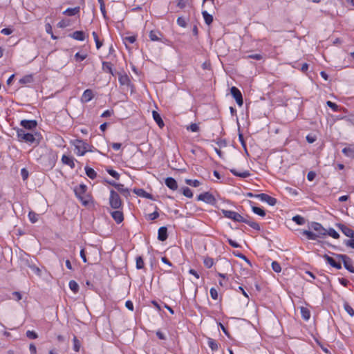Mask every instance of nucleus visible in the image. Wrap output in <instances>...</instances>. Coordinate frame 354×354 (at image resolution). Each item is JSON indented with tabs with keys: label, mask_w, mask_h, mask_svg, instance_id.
<instances>
[{
	"label": "nucleus",
	"mask_w": 354,
	"mask_h": 354,
	"mask_svg": "<svg viewBox=\"0 0 354 354\" xmlns=\"http://www.w3.org/2000/svg\"><path fill=\"white\" fill-rule=\"evenodd\" d=\"M75 196L84 205H88L91 201L90 194L87 193V187L85 185H80L74 189Z\"/></svg>",
	"instance_id": "f257e3e1"
},
{
	"label": "nucleus",
	"mask_w": 354,
	"mask_h": 354,
	"mask_svg": "<svg viewBox=\"0 0 354 354\" xmlns=\"http://www.w3.org/2000/svg\"><path fill=\"white\" fill-rule=\"evenodd\" d=\"M75 153L77 156H84L87 151H92L91 147L86 142L77 140L74 144Z\"/></svg>",
	"instance_id": "f03ea898"
},
{
	"label": "nucleus",
	"mask_w": 354,
	"mask_h": 354,
	"mask_svg": "<svg viewBox=\"0 0 354 354\" xmlns=\"http://www.w3.org/2000/svg\"><path fill=\"white\" fill-rule=\"evenodd\" d=\"M17 136L20 142H25L30 145L35 142V138L33 134L26 132L24 129H18L17 130Z\"/></svg>",
	"instance_id": "7ed1b4c3"
},
{
	"label": "nucleus",
	"mask_w": 354,
	"mask_h": 354,
	"mask_svg": "<svg viewBox=\"0 0 354 354\" xmlns=\"http://www.w3.org/2000/svg\"><path fill=\"white\" fill-rule=\"evenodd\" d=\"M109 205L113 209H119L122 208V202L119 194L113 189L110 191Z\"/></svg>",
	"instance_id": "20e7f679"
},
{
	"label": "nucleus",
	"mask_w": 354,
	"mask_h": 354,
	"mask_svg": "<svg viewBox=\"0 0 354 354\" xmlns=\"http://www.w3.org/2000/svg\"><path fill=\"white\" fill-rule=\"evenodd\" d=\"M221 212L225 218H230L234 221L240 222L242 221V216L234 211L221 209Z\"/></svg>",
	"instance_id": "39448f33"
},
{
	"label": "nucleus",
	"mask_w": 354,
	"mask_h": 354,
	"mask_svg": "<svg viewBox=\"0 0 354 354\" xmlns=\"http://www.w3.org/2000/svg\"><path fill=\"white\" fill-rule=\"evenodd\" d=\"M310 228L315 231L319 238L323 237L326 234V230L319 223L313 222Z\"/></svg>",
	"instance_id": "423d86ee"
},
{
	"label": "nucleus",
	"mask_w": 354,
	"mask_h": 354,
	"mask_svg": "<svg viewBox=\"0 0 354 354\" xmlns=\"http://www.w3.org/2000/svg\"><path fill=\"white\" fill-rule=\"evenodd\" d=\"M256 198L271 206L275 205L277 202L275 198L263 193L256 195Z\"/></svg>",
	"instance_id": "0eeeda50"
},
{
	"label": "nucleus",
	"mask_w": 354,
	"mask_h": 354,
	"mask_svg": "<svg viewBox=\"0 0 354 354\" xmlns=\"http://www.w3.org/2000/svg\"><path fill=\"white\" fill-rule=\"evenodd\" d=\"M198 201H203L207 204H214L216 201L214 196L209 192H205L198 196Z\"/></svg>",
	"instance_id": "6e6552de"
},
{
	"label": "nucleus",
	"mask_w": 354,
	"mask_h": 354,
	"mask_svg": "<svg viewBox=\"0 0 354 354\" xmlns=\"http://www.w3.org/2000/svg\"><path fill=\"white\" fill-rule=\"evenodd\" d=\"M338 257L342 260L345 268L349 272L354 273V266L351 259L345 254H339Z\"/></svg>",
	"instance_id": "1a4fd4ad"
},
{
	"label": "nucleus",
	"mask_w": 354,
	"mask_h": 354,
	"mask_svg": "<svg viewBox=\"0 0 354 354\" xmlns=\"http://www.w3.org/2000/svg\"><path fill=\"white\" fill-rule=\"evenodd\" d=\"M231 94L233 97L235 99L237 104L240 106L243 105V97L241 91L235 86H232L231 88Z\"/></svg>",
	"instance_id": "9d476101"
},
{
	"label": "nucleus",
	"mask_w": 354,
	"mask_h": 354,
	"mask_svg": "<svg viewBox=\"0 0 354 354\" xmlns=\"http://www.w3.org/2000/svg\"><path fill=\"white\" fill-rule=\"evenodd\" d=\"M337 226L345 236L350 238H354V230L351 227L341 223L337 224Z\"/></svg>",
	"instance_id": "9b49d317"
},
{
	"label": "nucleus",
	"mask_w": 354,
	"mask_h": 354,
	"mask_svg": "<svg viewBox=\"0 0 354 354\" xmlns=\"http://www.w3.org/2000/svg\"><path fill=\"white\" fill-rule=\"evenodd\" d=\"M113 219L118 223H121L124 220V215L121 210L117 209L110 212Z\"/></svg>",
	"instance_id": "f8f14e48"
},
{
	"label": "nucleus",
	"mask_w": 354,
	"mask_h": 354,
	"mask_svg": "<svg viewBox=\"0 0 354 354\" xmlns=\"http://www.w3.org/2000/svg\"><path fill=\"white\" fill-rule=\"evenodd\" d=\"M20 124L26 129H33L37 127V122L35 120H23L21 121Z\"/></svg>",
	"instance_id": "ddd939ff"
},
{
	"label": "nucleus",
	"mask_w": 354,
	"mask_h": 354,
	"mask_svg": "<svg viewBox=\"0 0 354 354\" xmlns=\"http://www.w3.org/2000/svg\"><path fill=\"white\" fill-rule=\"evenodd\" d=\"M149 37L150 39L153 41H162V35L160 32L158 30H151L149 32Z\"/></svg>",
	"instance_id": "4468645a"
},
{
	"label": "nucleus",
	"mask_w": 354,
	"mask_h": 354,
	"mask_svg": "<svg viewBox=\"0 0 354 354\" xmlns=\"http://www.w3.org/2000/svg\"><path fill=\"white\" fill-rule=\"evenodd\" d=\"M93 97V91L91 89H86L84 91L81 100L84 103H86L90 102Z\"/></svg>",
	"instance_id": "2eb2a0df"
},
{
	"label": "nucleus",
	"mask_w": 354,
	"mask_h": 354,
	"mask_svg": "<svg viewBox=\"0 0 354 354\" xmlns=\"http://www.w3.org/2000/svg\"><path fill=\"white\" fill-rule=\"evenodd\" d=\"M165 185L167 187H168L170 189L175 191L178 189V184L176 180L171 177H168L165 180Z\"/></svg>",
	"instance_id": "dca6fc26"
},
{
	"label": "nucleus",
	"mask_w": 354,
	"mask_h": 354,
	"mask_svg": "<svg viewBox=\"0 0 354 354\" xmlns=\"http://www.w3.org/2000/svg\"><path fill=\"white\" fill-rule=\"evenodd\" d=\"M62 162L63 164L68 165L71 169H73L75 167L74 158L71 156L63 155L62 157Z\"/></svg>",
	"instance_id": "f3484780"
},
{
	"label": "nucleus",
	"mask_w": 354,
	"mask_h": 354,
	"mask_svg": "<svg viewBox=\"0 0 354 354\" xmlns=\"http://www.w3.org/2000/svg\"><path fill=\"white\" fill-rule=\"evenodd\" d=\"M324 259L326 261V262H327L328 264H330L331 266H333V267L335 268H336V269H337V270H339V269H341V268H342L341 263H337V262H336V261H335V260L333 258H332V257H329V256H328V255H327V254H325V255L324 256Z\"/></svg>",
	"instance_id": "a211bd4d"
},
{
	"label": "nucleus",
	"mask_w": 354,
	"mask_h": 354,
	"mask_svg": "<svg viewBox=\"0 0 354 354\" xmlns=\"http://www.w3.org/2000/svg\"><path fill=\"white\" fill-rule=\"evenodd\" d=\"M158 239L161 241H164L167 239V229L166 227H160L158 229Z\"/></svg>",
	"instance_id": "6ab92c4d"
},
{
	"label": "nucleus",
	"mask_w": 354,
	"mask_h": 354,
	"mask_svg": "<svg viewBox=\"0 0 354 354\" xmlns=\"http://www.w3.org/2000/svg\"><path fill=\"white\" fill-rule=\"evenodd\" d=\"M301 234L305 236L308 240L315 241L319 239L318 235H317L316 233L310 230H302Z\"/></svg>",
	"instance_id": "aec40b11"
},
{
	"label": "nucleus",
	"mask_w": 354,
	"mask_h": 354,
	"mask_svg": "<svg viewBox=\"0 0 354 354\" xmlns=\"http://www.w3.org/2000/svg\"><path fill=\"white\" fill-rule=\"evenodd\" d=\"M71 37L77 41H84L86 38L85 33L80 30L73 32Z\"/></svg>",
	"instance_id": "412c9836"
},
{
	"label": "nucleus",
	"mask_w": 354,
	"mask_h": 354,
	"mask_svg": "<svg viewBox=\"0 0 354 354\" xmlns=\"http://www.w3.org/2000/svg\"><path fill=\"white\" fill-rule=\"evenodd\" d=\"M133 192L140 197H143L148 199H151L152 196L149 193L145 192L143 189H135Z\"/></svg>",
	"instance_id": "4be33fe9"
},
{
	"label": "nucleus",
	"mask_w": 354,
	"mask_h": 354,
	"mask_svg": "<svg viewBox=\"0 0 354 354\" xmlns=\"http://www.w3.org/2000/svg\"><path fill=\"white\" fill-rule=\"evenodd\" d=\"M119 82L121 85L131 86V81L129 76L126 74L120 75L118 78Z\"/></svg>",
	"instance_id": "5701e85b"
},
{
	"label": "nucleus",
	"mask_w": 354,
	"mask_h": 354,
	"mask_svg": "<svg viewBox=\"0 0 354 354\" xmlns=\"http://www.w3.org/2000/svg\"><path fill=\"white\" fill-rule=\"evenodd\" d=\"M230 171L233 175L241 178H247L250 176V173L248 171H238L235 169H232Z\"/></svg>",
	"instance_id": "b1692460"
},
{
	"label": "nucleus",
	"mask_w": 354,
	"mask_h": 354,
	"mask_svg": "<svg viewBox=\"0 0 354 354\" xmlns=\"http://www.w3.org/2000/svg\"><path fill=\"white\" fill-rule=\"evenodd\" d=\"M152 115H153V120L157 123V124L160 127H162L164 126V122H163L160 114L157 111H153Z\"/></svg>",
	"instance_id": "393cba45"
},
{
	"label": "nucleus",
	"mask_w": 354,
	"mask_h": 354,
	"mask_svg": "<svg viewBox=\"0 0 354 354\" xmlns=\"http://www.w3.org/2000/svg\"><path fill=\"white\" fill-rule=\"evenodd\" d=\"M88 57V53L86 52H77L75 53L74 56L75 61L77 62H80L84 60Z\"/></svg>",
	"instance_id": "a878e982"
},
{
	"label": "nucleus",
	"mask_w": 354,
	"mask_h": 354,
	"mask_svg": "<svg viewBox=\"0 0 354 354\" xmlns=\"http://www.w3.org/2000/svg\"><path fill=\"white\" fill-rule=\"evenodd\" d=\"M300 313H301L302 318L304 320L307 321V320H308L310 319V310L307 308L301 307L300 308Z\"/></svg>",
	"instance_id": "bb28decb"
},
{
	"label": "nucleus",
	"mask_w": 354,
	"mask_h": 354,
	"mask_svg": "<svg viewBox=\"0 0 354 354\" xmlns=\"http://www.w3.org/2000/svg\"><path fill=\"white\" fill-rule=\"evenodd\" d=\"M342 153L348 158H354V149L350 147H345L342 149Z\"/></svg>",
	"instance_id": "cd10ccee"
},
{
	"label": "nucleus",
	"mask_w": 354,
	"mask_h": 354,
	"mask_svg": "<svg viewBox=\"0 0 354 354\" xmlns=\"http://www.w3.org/2000/svg\"><path fill=\"white\" fill-rule=\"evenodd\" d=\"M85 172L86 176L91 179H95L97 177L96 171L91 167H85Z\"/></svg>",
	"instance_id": "c85d7f7f"
},
{
	"label": "nucleus",
	"mask_w": 354,
	"mask_h": 354,
	"mask_svg": "<svg viewBox=\"0 0 354 354\" xmlns=\"http://www.w3.org/2000/svg\"><path fill=\"white\" fill-rule=\"evenodd\" d=\"M34 81L33 75H27L23 77L19 80V83L21 84H30L32 83Z\"/></svg>",
	"instance_id": "c756f323"
},
{
	"label": "nucleus",
	"mask_w": 354,
	"mask_h": 354,
	"mask_svg": "<svg viewBox=\"0 0 354 354\" xmlns=\"http://www.w3.org/2000/svg\"><path fill=\"white\" fill-rule=\"evenodd\" d=\"M202 15H203V19L205 20V22L207 24V25H209L212 23L213 21V17L212 15L209 14L206 10H203L202 12Z\"/></svg>",
	"instance_id": "7c9ffc66"
},
{
	"label": "nucleus",
	"mask_w": 354,
	"mask_h": 354,
	"mask_svg": "<svg viewBox=\"0 0 354 354\" xmlns=\"http://www.w3.org/2000/svg\"><path fill=\"white\" fill-rule=\"evenodd\" d=\"M115 189L125 196L129 195V191L127 188H125L123 185L118 183Z\"/></svg>",
	"instance_id": "2f4dec72"
},
{
	"label": "nucleus",
	"mask_w": 354,
	"mask_h": 354,
	"mask_svg": "<svg viewBox=\"0 0 354 354\" xmlns=\"http://www.w3.org/2000/svg\"><path fill=\"white\" fill-rule=\"evenodd\" d=\"M102 69L111 73V75H113V69H112V64L110 62H102Z\"/></svg>",
	"instance_id": "473e14b6"
},
{
	"label": "nucleus",
	"mask_w": 354,
	"mask_h": 354,
	"mask_svg": "<svg viewBox=\"0 0 354 354\" xmlns=\"http://www.w3.org/2000/svg\"><path fill=\"white\" fill-rule=\"evenodd\" d=\"M79 11H80V8L75 7V8H68V9H66L64 12V13L67 15L68 16H74L77 13H78Z\"/></svg>",
	"instance_id": "72a5a7b5"
},
{
	"label": "nucleus",
	"mask_w": 354,
	"mask_h": 354,
	"mask_svg": "<svg viewBox=\"0 0 354 354\" xmlns=\"http://www.w3.org/2000/svg\"><path fill=\"white\" fill-rule=\"evenodd\" d=\"M207 344L213 351H217L218 348L217 343L212 338H208Z\"/></svg>",
	"instance_id": "f704fd0d"
},
{
	"label": "nucleus",
	"mask_w": 354,
	"mask_h": 354,
	"mask_svg": "<svg viewBox=\"0 0 354 354\" xmlns=\"http://www.w3.org/2000/svg\"><path fill=\"white\" fill-rule=\"evenodd\" d=\"M252 212L259 215V216H261L262 217L265 216H266V212L265 211L261 208V207H252Z\"/></svg>",
	"instance_id": "c9c22d12"
},
{
	"label": "nucleus",
	"mask_w": 354,
	"mask_h": 354,
	"mask_svg": "<svg viewBox=\"0 0 354 354\" xmlns=\"http://www.w3.org/2000/svg\"><path fill=\"white\" fill-rule=\"evenodd\" d=\"M292 221L295 223H296L297 225H304L305 223L304 218L299 215H296V216H293Z\"/></svg>",
	"instance_id": "e433bc0d"
},
{
	"label": "nucleus",
	"mask_w": 354,
	"mask_h": 354,
	"mask_svg": "<svg viewBox=\"0 0 354 354\" xmlns=\"http://www.w3.org/2000/svg\"><path fill=\"white\" fill-rule=\"evenodd\" d=\"M344 308L349 315L354 316V310L347 302L344 304Z\"/></svg>",
	"instance_id": "4c0bfd02"
},
{
	"label": "nucleus",
	"mask_w": 354,
	"mask_h": 354,
	"mask_svg": "<svg viewBox=\"0 0 354 354\" xmlns=\"http://www.w3.org/2000/svg\"><path fill=\"white\" fill-rule=\"evenodd\" d=\"M69 288L70 289L74 292H77L79 290V285L77 284V283L73 280H71L69 281Z\"/></svg>",
	"instance_id": "58836bf2"
},
{
	"label": "nucleus",
	"mask_w": 354,
	"mask_h": 354,
	"mask_svg": "<svg viewBox=\"0 0 354 354\" xmlns=\"http://www.w3.org/2000/svg\"><path fill=\"white\" fill-rule=\"evenodd\" d=\"M203 263L207 268H210L214 265V260L212 258L206 257L204 259Z\"/></svg>",
	"instance_id": "ea45409f"
},
{
	"label": "nucleus",
	"mask_w": 354,
	"mask_h": 354,
	"mask_svg": "<svg viewBox=\"0 0 354 354\" xmlns=\"http://www.w3.org/2000/svg\"><path fill=\"white\" fill-rule=\"evenodd\" d=\"M326 234L334 239H338L339 237V234L333 228H329L328 230H326Z\"/></svg>",
	"instance_id": "a19ab883"
},
{
	"label": "nucleus",
	"mask_w": 354,
	"mask_h": 354,
	"mask_svg": "<svg viewBox=\"0 0 354 354\" xmlns=\"http://www.w3.org/2000/svg\"><path fill=\"white\" fill-rule=\"evenodd\" d=\"M186 183L190 186L197 187L201 185V182L198 180H192V179H187L186 180Z\"/></svg>",
	"instance_id": "79ce46f5"
},
{
	"label": "nucleus",
	"mask_w": 354,
	"mask_h": 354,
	"mask_svg": "<svg viewBox=\"0 0 354 354\" xmlns=\"http://www.w3.org/2000/svg\"><path fill=\"white\" fill-rule=\"evenodd\" d=\"M28 218L32 223H35L38 220V214L35 212H30L28 214Z\"/></svg>",
	"instance_id": "37998d69"
},
{
	"label": "nucleus",
	"mask_w": 354,
	"mask_h": 354,
	"mask_svg": "<svg viewBox=\"0 0 354 354\" xmlns=\"http://www.w3.org/2000/svg\"><path fill=\"white\" fill-rule=\"evenodd\" d=\"M136 40V38L135 36H127L124 38V42L125 45H127V44H133Z\"/></svg>",
	"instance_id": "c03bdc74"
},
{
	"label": "nucleus",
	"mask_w": 354,
	"mask_h": 354,
	"mask_svg": "<svg viewBox=\"0 0 354 354\" xmlns=\"http://www.w3.org/2000/svg\"><path fill=\"white\" fill-rule=\"evenodd\" d=\"M73 350L76 352H78L80 349V342L77 339V338L75 336L73 339Z\"/></svg>",
	"instance_id": "a18cd8bd"
},
{
	"label": "nucleus",
	"mask_w": 354,
	"mask_h": 354,
	"mask_svg": "<svg viewBox=\"0 0 354 354\" xmlns=\"http://www.w3.org/2000/svg\"><path fill=\"white\" fill-rule=\"evenodd\" d=\"M92 35L95 40L96 48L99 49L102 46V43L100 41L98 35L95 32H93Z\"/></svg>",
	"instance_id": "49530a36"
},
{
	"label": "nucleus",
	"mask_w": 354,
	"mask_h": 354,
	"mask_svg": "<svg viewBox=\"0 0 354 354\" xmlns=\"http://www.w3.org/2000/svg\"><path fill=\"white\" fill-rule=\"evenodd\" d=\"M326 104L328 107H330L333 111H339V107L337 104L335 103L331 102V101H327Z\"/></svg>",
	"instance_id": "de8ad7c7"
},
{
	"label": "nucleus",
	"mask_w": 354,
	"mask_h": 354,
	"mask_svg": "<svg viewBox=\"0 0 354 354\" xmlns=\"http://www.w3.org/2000/svg\"><path fill=\"white\" fill-rule=\"evenodd\" d=\"M183 194L185 196H186L187 198H191L193 197V193L189 187H184L183 189Z\"/></svg>",
	"instance_id": "09e8293b"
},
{
	"label": "nucleus",
	"mask_w": 354,
	"mask_h": 354,
	"mask_svg": "<svg viewBox=\"0 0 354 354\" xmlns=\"http://www.w3.org/2000/svg\"><path fill=\"white\" fill-rule=\"evenodd\" d=\"M144 261L141 257H136V268L142 269L144 268Z\"/></svg>",
	"instance_id": "8fccbe9b"
},
{
	"label": "nucleus",
	"mask_w": 354,
	"mask_h": 354,
	"mask_svg": "<svg viewBox=\"0 0 354 354\" xmlns=\"http://www.w3.org/2000/svg\"><path fill=\"white\" fill-rule=\"evenodd\" d=\"M272 268L275 272H280L281 271V268L280 264L277 261H273L272 263Z\"/></svg>",
	"instance_id": "3c124183"
},
{
	"label": "nucleus",
	"mask_w": 354,
	"mask_h": 354,
	"mask_svg": "<svg viewBox=\"0 0 354 354\" xmlns=\"http://www.w3.org/2000/svg\"><path fill=\"white\" fill-rule=\"evenodd\" d=\"M177 24L178 26L183 28H185L187 26V21L186 19L183 17H179L177 19Z\"/></svg>",
	"instance_id": "603ef678"
},
{
	"label": "nucleus",
	"mask_w": 354,
	"mask_h": 354,
	"mask_svg": "<svg viewBox=\"0 0 354 354\" xmlns=\"http://www.w3.org/2000/svg\"><path fill=\"white\" fill-rule=\"evenodd\" d=\"M26 334V337L31 339H35L38 337L37 334L33 330H27Z\"/></svg>",
	"instance_id": "864d4df0"
},
{
	"label": "nucleus",
	"mask_w": 354,
	"mask_h": 354,
	"mask_svg": "<svg viewBox=\"0 0 354 354\" xmlns=\"http://www.w3.org/2000/svg\"><path fill=\"white\" fill-rule=\"evenodd\" d=\"M106 171L110 174L112 177L115 178L116 180H118L120 178V174L116 171L112 169H107Z\"/></svg>",
	"instance_id": "5fc2aeb1"
},
{
	"label": "nucleus",
	"mask_w": 354,
	"mask_h": 354,
	"mask_svg": "<svg viewBox=\"0 0 354 354\" xmlns=\"http://www.w3.org/2000/svg\"><path fill=\"white\" fill-rule=\"evenodd\" d=\"M187 129L192 132H198L199 131V127L196 123H192L187 127Z\"/></svg>",
	"instance_id": "6e6d98bb"
},
{
	"label": "nucleus",
	"mask_w": 354,
	"mask_h": 354,
	"mask_svg": "<svg viewBox=\"0 0 354 354\" xmlns=\"http://www.w3.org/2000/svg\"><path fill=\"white\" fill-rule=\"evenodd\" d=\"M209 293H210V296L211 297L214 299V300H216L218 299V292L217 290H216V288H210V290H209Z\"/></svg>",
	"instance_id": "4d7b16f0"
},
{
	"label": "nucleus",
	"mask_w": 354,
	"mask_h": 354,
	"mask_svg": "<svg viewBox=\"0 0 354 354\" xmlns=\"http://www.w3.org/2000/svg\"><path fill=\"white\" fill-rule=\"evenodd\" d=\"M262 57L261 54H251L245 57L247 59H254L256 60H261Z\"/></svg>",
	"instance_id": "13d9d810"
},
{
	"label": "nucleus",
	"mask_w": 354,
	"mask_h": 354,
	"mask_svg": "<svg viewBox=\"0 0 354 354\" xmlns=\"http://www.w3.org/2000/svg\"><path fill=\"white\" fill-rule=\"evenodd\" d=\"M158 216L159 213L157 211H155L153 213L148 214V219L153 221L158 218Z\"/></svg>",
	"instance_id": "bf43d9fd"
},
{
	"label": "nucleus",
	"mask_w": 354,
	"mask_h": 354,
	"mask_svg": "<svg viewBox=\"0 0 354 354\" xmlns=\"http://www.w3.org/2000/svg\"><path fill=\"white\" fill-rule=\"evenodd\" d=\"M227 242L229 243V244L232 247H233L234 248H238L241 247V245L238 243H236V241H233L232 239H231L230 238H227Z\"/></svg>",
	"instance_id": "052dcab7"
},
{
	"label": "nucleus",
	"mask_w": 354,
	"mask_h": 354,
	"mask_svg": "<svg viewBox=\"0 0 354 354\" xmlns=\"http://www.w3.org/2000/svg\"><path fill=\"white\" fill-rule=\"evenodd\" d=\"M344 243L346 246L354 249V238L346 240Z\"/></svg>",
	"instance_id": "680f3d73"
},
{
	"label": "nucleus",
	"mask_w": 354,
	"mask_h": 354,
	"mask_svg": "<svg viewBox=\"0 0 354 354\" xmlns=\"http://www.w3.org/2000/svg\"><path fill=\"white\" fill-rule=\"evenodd\" d=\"M249 226H250L252 228H253L254 230H256L257 231L260 230V229H261L259 223H257V222H255L254 221H252L250 223Z\"/></svg>",
	"instance_id": "e2e57ef3"
},
{
	"label": "nucleus",
	"mask_w": 354,
	"mask_h": 354,
	"mask_svg": "<svg viewBox=\"0 0 354 354\" xmlns=\"http://www.w3.org/2000/svg\"><path fill=\"white\" fill-rule=\"evenodd\" d=\"M100 11H101L104 18H106V12L105 6H104V2H102L100 3Z\"/></svg>",
	"instance_id": "0e129e2a"
},
{
	"label": "nucleus",
	"mask_w": 354,
	"mask_h": 354,
	"mask_svg": "<svg viewBox=\"0 0 354 354\" xmlns=\"http://www.w3.org/2000/svg\"><path fill=\"white\" fill-rule=\"evenodd\" d=\"M21 175L22 178L26 180L28 177V171L25 168H23L21 169Z\"/></svg>",
	"instance_id": "69168bd1"
},
{
	"label": "nucleus",
	"mask_w": 354,
	"mask_h": 354,
	"mask_svg": "<svg viewBox=\"0 0 354 354\" xmlns=\"http://www.w3.org/2000/svg\"><path fill=\"white\" fill-rule=\"evenodd\" d=\"M1 32L5 35H9L12 34V30L11 28H6L1 30Z\"/></svg>",
	"instance_id": "338daca9"
},
{
	"label": "nucleus",
	"mask_w": 354,
	"mask_h": 354,
	"mask_svg": "<svg viewBox=\"0 0 354 354\" xmlns=\"http://www.w3.org/2000/svg\"><path fill=\"white\" fill-rule=\"evenodd\" d=\"M29 350H30V354H37V348H36V346L33 344H30Z\"/></svg>",
	"instance_id": "774afa93"
}]
</instances>
